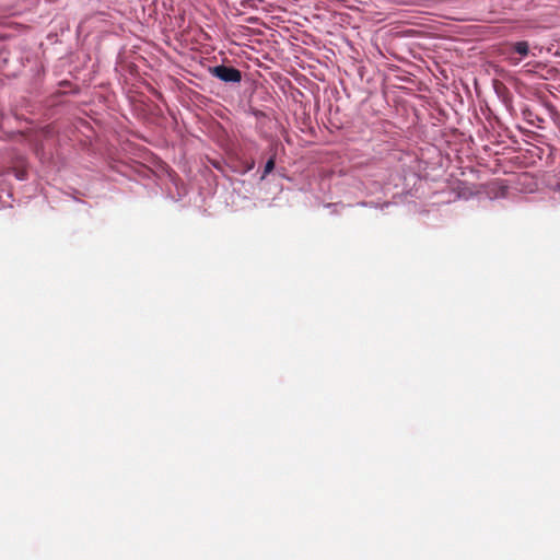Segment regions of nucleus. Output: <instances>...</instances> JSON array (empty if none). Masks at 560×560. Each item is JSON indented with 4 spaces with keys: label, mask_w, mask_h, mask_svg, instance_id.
<instances>
[{
    "label": "nucleus",
    "mask_w": 560,
    "mask_h": 560,
    "mask_svg": "<svg viewBox=\"0 0 560 560\" xmlns=\"http://www.w3.org/2000/svg\"><path fill=\"white\" fill-rule=\"evenodd\" d=\"M275 168V160L271 158L267 161L264 170V175H267Z\"/></svg>",
    "instance_id": "7ed1b4c3"
},
{
    "label": "nucleus",
    "mask_w": 560,
    "mask_h": 560,
    "mask_svg": "<svg viewBox=\"0 0 560 560\" xmlns=\"http://www.w3.org/2000/svg\"><path fill=\"white\" fill-rule=\"evenodd\" d=\"M212 75L224 83H240L242 81V72L231 66L220 65L212 67Z\"/></svg>",
    "instance_id": "f257e3e1"
},
{
    "label": "nucleus",
    "mask_w": 560,
    "mask_h": 560,
    "mask_svg": "<svg viewBox=\"0 0 560 560\" xmlns=\"http://www.w3.org/2000/svg\"><path fill=\"white\" fill-rule=\"evenodd\" d=\"M16 177L21 180L25 179L26 178V174L24 171H19L16 172Z\"/></svg>",
    "instance_id": "20e7f679"
},
{
    "label": "nucleus",
    "mask_w": 560,
    "mask_h": 560,
    "mask_svg": "<svg viewBox=\"0 0 560 560\" xmlns=\"http://www.w3.org/2000/svg\"><path fill=\"white\" fill-rule=\"evenodd\" d=\"M211 165H212L213 167H218V164H217L214 161H212V162H211Z\"/></svg>",
    "instance_id": "39448f33"
},
{
    "label": "nucleus",
    "mask_w": 560,
    "mask_h": 560,
    "mask_svg": "<svg viewBox=\"0 0 560 560\" xmlns=\"http://www.w3.org/2000/svg\"><path fill=\"white\" fill-rule=\"evenodd\" d=\"M513 50L522 56H527L529 52V45L527 42H516L512 44Z\"/></svg>",
    "instance_id": "f03ea898"
}]
</instances>
